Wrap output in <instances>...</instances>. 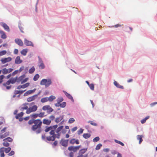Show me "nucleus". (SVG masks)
I'll return each mask as SVG.
<instances>
[{
	"label": "nucleus",
	"instance_id": "ea45409f",
	"mask_svg": "<svg viewBox=\"0 0 157 157\" xmlns=\"http://www.w3.org/2000/svg\"><path fill=\"white\" fill-rule=\"evenodd\" d=\"M50 130H51V131H52V130H53V127H52V126L48 127L45 129V131L46 132H47Z\"/></svg>",
	"mask_w": 157,
	"mask_h": 157
},
{
	"label": "nucleus",
	"instance_id": "0eeeda50",
	"mask_svg": "<svg viewBox=\"0 0 157 157\" xmlns=\"http://www.w3.org/2000/svg\"><path fill=\"white\" fill-rule=\"evenodd\" d=\"M42 109L44 111H47L48 113H50L53 111V109L48 105L44 106Z\"/></svg>",
	"mask_w": 157,
	"mask_h": 157
},
{
	"label": "nucleus",
	"instance_id": "a19ab883",
	"mask_svg": "<svg viewBox=\"0 0 157 157\" xmlns=\"http://www.w3.org/2000/svg\"><path fill=\"white\" fill-rule=\"evenodd\" d=\"M63 126L59 127L56 131V133L59 132L63 129Z\"/></svg>",
	"mask_w": 157,
	"mask_h": 157
},
{
	"label": "nucleus",
	"instance_id": "e433bc0d",
	"mask_svg": "<svg viewBox=\"0 0 157 157\" xmlns=\"http://www.w3.org/2000/svg\"><path fill=\"white\" fill-rule=\"evenodd\" d=\"M86 150L87 149L85 148L81 149L80 150L79 154L83 155L86 151Z\"/></svg>",
	"mask_w": 157,
	"mask_h": 157
},
{
	"label": "nucleus",
	"instance_id": "7c9ffc66",
	"mask_svg": "<svg viewBox=\"0 0 157 157\" xmlns=\"http://www.w3.org/2000/svg\"><path fill=\"white\" fill-rule=\"evenodd\" d=\"M28 103L24 104L22 105V106L21 107V110L22 111H23L25 109H28V107L27 105L28 104Z\"/></svg>",
	"mask_w": 157,
	"mask_h": 157
},
{
	"label": "nucleus",
	"instance_id": "c03bdc74",
	"mask_svg": "<svg viewBox=\"0 0 157 157\" xmlns=\"http://www.w3.org/2000/svg\"><path fill=\"white\" fill-rule=\"evenodd\" d=\"M88 123H90V124L94 126H97V124L96 123L94 122V121H90L88 122Z\"/></svg>",
	"mask_w": 157,
	"mask_h": 157
},
{
	"label": "nucleus",
	"instance_id": "f3484780",
	"mask_svg": "<svg viewBox=\"0 0 157 157\" xmlns=\"http://www.w3.org/2000/svg\"><path fill=\"white\" fill-rule=\"evenodd\" d=\"M24 44L25 45L28 46H33V44L31 41L28 40L26 39H24Z\"/></svg>",
	"mask_w": 157,
	"mask_h": 157
},
{
	"label": "nucleus",
	"instance_id": "de8ad7c7",
	"mask_svg": "<svg viewBox=\"0 0 157 157\" xmlns=\"http://www.w3.org/2000/svg\"><path fill=\"white\" fill-rule=\"evenodd\" d=\"M39 75L38 74H37L33 77V79L34 81H36L39 78Z\"/></svg>",
	"mask_w": 157,
	"mask_h": 157
},
{
	"label": "nucleus",
	"instance_id": "393cba45",
	"mask_svg": "<svg viewBox=\"0 0 157 157\" xmlns=\"http://www.w3.org/2000/svg\"><path fill=\"white\" fill-rule=\"evenodd\" d=\"M38 116H39V114L36 113H33L30 115V117L33 119L36 118Z\"/></svg>",
	"mask_w": 157,
	"mask_h": 157
},
{
	"label": "nucleus",
	"instance_id": "774afa93",
	"mask_svg": "<svg viewBox=\"0 0 157 157\" xmlns=\"http://www.w3.org/2000/svg\"><path fill=\"white\" fill-rule=\"evenodd\" d=\"M55 117L53 115H51L49 117V119L51 120V121L52 120H53L55 119Z\"/></svg>",
	"mask_w": 157,
	"mask_h": 157
},
{
	"label": "nucleus",
	"instance_id": "f03ea898",
	"mask_svg": "<svg viewBox=\"0 0 157 157\" xmlns=\"http://www.w3.org/2000/svg\"><path fill=\"white\" fill-rule=\"evenodd\" d=\"M52 83L51 79L49 78L48 79H43L40 82V84L41 85H44L46 87H48Z\"/></svg>",
	"mask_w": 157,
	"mask_h": 157
},
{
	"label": "nucleus",
	"instance_id": "1a4fd4ad",
	"mask_svg": "<svg viewBox=\"0 0 157 157\" xmlns=\"http://www.w3.org/2000/svg\"><path fill=\"white\" fill-rule=\"evenodd\" d=\"M12 60V58L11 57L2 58L1 61L2 64H5L7 62H10Z\"/></svg>",
	"mask_w": 157,
	"mask_h": 157
},
{
	"label": "nucleus",
	"instance_id": "49530a36",
	"mask_svg": "<svg viewBox=\"0 0 157 157\" xmlns=\"http://www.w3.org/2000/svg\"><path fill=\"white\" fill-rule=\"evenodd\" d=\"M102 145L101 144H99L97 145L95 148L96 150H98L100 149V148L102 147Z\"/></svg>",
	"mask_w": 157,
	"mask_h": 157
},
{
	"label": "nucleus",
	"instance_id": "5701e85b",
	"mask_svg": "<svg viewBox=\"0 0 157 157\" xmlns=\"http://www.w3.org/2000/svg\"><path fill=\"white\" fill-rule=\"evenodd\" d=\"M39 121V119L34 120L32 119L29 120L28 122V123L29 124H32L33 123H36V122Z\"/></svg>",
	"mask_w": 157,
	"mask_h": 157
},
{
	"label": "nucleus",
	"instance_id": "dca6fc26",
	"mask_svg": "<svg viewBox=\"0 0 157 157\" xmlns=\"http://www.w3.org/2000/svg\"><path fill=\"white\" fill-rule=\"evenodd\" d=\"M1 25L3 27L5 30L6 31L8 32L10 31L9 27L6 23L2 22L1 23Z\"/></svg>",
	"mask_w": 157,
	"mask_h": 157
},
{
	"label": "nucleus",
	"instance_id": "473e14b6",
	"mask_svg": "<svg viewBox=\"0 0 157 157\" xmlns=\"http://www.w3.org/2000/svg\"><path fill=\"white\" fill-rule=\"evenodd\" d=\"M10 81H11V83L12 84H14L16 82H17V77H16L14 78H11L10 80Z\"/></svg>",
	"mask_w": 157,
	"mask_h": 157
},
{
	"label": "nucleus",
	"instance_id": "052dcab7",
	"mask_svg": "<svg viewBox=\"0 0 157 157\" xmlns=\"http://www.w3.org/2000/svg\"><path fill=\"white\" fill-rule=\"evenodd\" d=\"M42 139L43 140H44L45 141H46L47 140H48L47 139V137H46V136L45 135H42Z\"/></svg>",
	"mask_w": 157,
	"mask_h": 157
},
{
	"label": "nucleus",
	"instance_id": "13d9d810",
	"mask_svg": "<svg viewBox=\"0 0 157 157\" xmlns=\"http://www.w3.org/2000/svg\"><path fill=\"white\" fill-rule=\"evenodd\" d=\"M19 72V71L18 70H15V71L14 72H13L12 73V76H14V75H15L16 74H17V73Z\"/></svg>",
	"mask_w": 157,
	"mask_h": 157
},
{
	"label": "nucleus",
	"instance_id": "6e6d98bb",
	"mask_svg": "<svg viewBox=\"0 0 157 157\" xmlns=\"http://www.w3.org/2000/svg\"><path fill=\"white\" fill-rule=\"evenodd\" d=\"M75 121V119L73 118H70L68 121V123L70 124L73 123Z\"/></svg>",
	"mask_w": 157,
	"mask_h": 157
},
{
	"label": "nucleus",
	"instance_id": "8fccbe9b",
	"mask_svg": "<svg viewBox=\"0 0 157 157\" xmlns=\"http://www.w3.org/2000/svg\"><path fill=\"white\" fill-rule=\"evenodd\" d=\"M66 102H63L62 103H60V107L61 108H64L66 106Z\"/></svg>",
	"mask_w": 157,
	"mask_h": 157
},
{
	"label": "nucleus",
	"instance_id": "864d4df0",
	"mask_svg": "<svg viewBox=\"0 0 157 157\" xmlns=\"http://www.w3.org/2000/svg\"><path fill=\"white\" fill-rule=\"evenodd\" d=\"M91 90H94V85L93 84L91 83L90 84L89 86Z\"/></svg>",
	"mask_w": 157,
	"mask_h": 157
},
{
	"label": "nucleus",
	"instance_id": "58836bf2",
	"mask_svg": "<svg viewBox=\"0 0 157 157\" xmlns=\"http://www.w3.org/2000/svg\"><path fill=\"white\" fill-rule=\"evenodd\" d=\"M35 71V68L34 66L32 67L29 71V72L30 74H32Z\"/></svg>",
	"mask_w": 157,
	"mask_h": 157
},
{
	"label": "nucleus",
	"instance_id": "09e8293b",
	"mask_svg": "<svg viewBox=\"0 0 157 157\" xmlns=\"http://www.w3.org/2000/svg\"><path fill=\"white\" fill-rule=\"evenodd\" d=\"M4 142L3 143V145L5 147H8L9 146V144L7 141H3Z\"/></svg>",
	"mask_w": 157,
	"mask_h": 157
},
{
	"label": "nucleus",
	"instance_id": "4be33fe9",
	"mask_svg": "<svg viewBox=\"0 0 157 157\" xmlns=\"http://www.w3.org/2000/svg\"><path fill=\"white\" fill-rule=\"evenodd\" d=\"M63 92L67 97L73 101H74L73 98L71 95L67 92L66 91H63Z\"/></svg>",
	"mask_w": 157,
	"mask_h": 157
},
{
	"label": "nucleus",
	"instance_id": "b1692460",
	"mask_svg": "<svg viewBox=\"0 0 157 157\" xmlns=\"http://www.w3.org/2000/svg\"><path fill=\"white\" fill-rule=\"evenodd\" d=\"M1 37L3 39H5L6 38V36L5 33L2 31H0Z\"/></svg>",
	"mask_w": 157,
	"mask_h": 157
},
{
	"label": "nucleus",
	"instance_id": "6ab92c4d",
	"mask_svg": "<svg viewBox=\"0 0 157 157\" xmlns=\"http://www.w3.org/2000/svg\"><path fill=\"white\" fill-rule=\"evenodd\" d=\"M28 68L27 67L25 68V67L24 66H22L20 67V68H19V70H18L19 72H21L22 71L24 70V72L25 73H27L28 71Z\"/></svg>",
	"mask_w": 157,
	"mask_h": 157
},
{
	"label": "nucleus",
	"instance_id": "4d7b16f0",
	"mask_svg": "<svg viewBox=\"0 0 157 157\" xmlns=\"http://www.w3.org/2000/svg\"><path fill=\"white\" fill-rule=\"evenodd\" d=\"M83 129H82V128L78 130L77 132L78 134V135H80L83 133Z\"/></svg>",
	"mask_w": 157,
	"mask_h": 157
},
{
	"label": "nucleus",
	"instance_id": "37998d69",
	"mask_svg": "<svg viewBox=\"0 0 157 157\" xmlns=\"http://www.w3.org/2000/svg\"><path fill=\"white\" fill-rule=\"evenodd\" d=\"M48 97L44 98L41 99V102L44 103L48 101Z\"/></svg>",
	"mask_w": 157,
	"mask_h": 157
},
{
	"label": "nucleus",
	"instance_id": "5fc2aeb1",
	"mask_svg": "<svg viewBox=\"0 0 157 157\" xmlns=\"http://www.w3.org/2000/svg\"><path fill=\"white\" fill-rule=\"evenodd\" d=\"M63 100V98L62 97H60L58 98L57 100V101L58 102L60 103L61 102H62Z\"/></svg>",
	"mask_w": 157,
	"mask_h": 157
},
{
	"label": "nucleus",
	"instance_id": "9b49d317",
	"mask_svg": "<svg viewBox=\"0 0 157 157\" xmlns=\"http://www.w3.org/2000/svg\"><path fill=\"white\" fill-rule=\"evenodd\" d=\"M25 75H23L19 77H17V82H21V84L24 83H23V82L24 81V79L25 78Z\"/></svg>",
	"mask_w": 157,
	"mask_h": 157
},
{
	"label": "nucleus",
	"instance_id": "f8f14e48",
	"mask_svg": "<svg viewBox=\"0 0 157 157\" xmlns=\"http://www.w3.org/2000/svg\"><path fill=\"white\" fill-rule=\"evenodd\" d=\"M68 140H63L62 139L60 140V143L63 146L66 147L68 145Z\"/></svg>",
	"mask_w": 157,
	"mask_h": 157
},
{
	"label": "nucleus",
	"instance_id": "4c0bfd02",
	"mask_svg": "<svg viewBox=\"0 0 157 157\" xmlns=\"http://www.w3.org/2000/svg\"><path fill=\"white\" fill-rule=\"evenodd\" d=\"M7 53V51L6 50H3L0 51V56L5 55Z\"/></svg>",
	"mask_w": 157,
	"mask_h": 157
},
{
	"label": "nucleus",
	"instance_id": "39448f33",
	"mask_svg": "<svg viewBox=\"0 0 157 157\" xmlns=\"http://www.w3.org/2000/svg\"><path fill=\"white\" fill-rule=\"evenodd\" d=\"M37 107L36 105H34L32 107L29 108L26 111V113L27 114H29L31 112H34L36 111L37 109Z\"/></svg>",
	"mask_w": 157,
	"mask_h": 157
},
{
	"label": "nucleus",
	"instance_id": "ddd939ff",
	"mask_svg": "<svg viewBox=\"0 0 157 157\" xmlns=\"http://www.w3.org/2000/svg\"><path fill=\"white\" fill-rule=\"evenodd\" d=\"M29 85V83H27L23 85H20L18 86L17 88V89L18 90H20L21 89H24L25 88L27 87H28Z\"/></svg>",
	"mask_w": 157,
	"mask_h": 157
},
{
	"label": "nucleus",
	"instance_id": "412c9836",
	"mask_svg": "<svg viewBox=\"0 0 157 157\" xmlns=\"http://www.w3.org/2000/svg\"><path fill=\"white\" fill-rule=\"evenodd\" d=\"M35 90L36 89H34L33 90H29L24 94V96H27L28 94L33 93L35 91Z\"/></svg>",
	"mask_w": 157,
	"mask_h": 157
},
{
	"label": "nucleus",
	"instance_id": "a211bd4d",
	"mask_svg": "<svg viewBox=\"0 0 157 157\" xmlns=\"http://www.w3.org/2000/svg\"><path fill=\"white\" fill-rule=\"evenodd\" d=\"M70 143L72 144H74L75 143L77 144H79V142L78 140H76L75 139H72L70 141Z\"/></svg>",
	"mask_w": 157,
	"mask_h": 157
},
{
	"label": "nucleus",
	"instance_id": "79ce46f5",
	"mask_svg": "<svg viewBox=\"0 0 157 157\" xmlns=\"http://www.w3.org/2000/svg\"><path fill=\"white\" fill-rule=\"evenodd\" d=\"M45 65L43 62L42 61H41L40 60V68L41 69H43L45 68Z\"/></svg>",
	"mask_w": 157,
	"mask_h": 157
},
{
	"label": "nucleus",
	"instance_id": "f257e3e1",
	"mask_svg": "<svg viewBox=\"0 0 157 157\" xmlns=\"http://www.w3.org/2000/svg\"><path fill=\"white\" fill-rule=\"evenodd\" d=\"M56 134H55L54 130H52L49 133L52 136H50L47 137V139L48 141H54L55 140L56 138L59 139L61 135L60 132L56 133Z\"/></svg>",
	"mask_w": 157,
	"mask_h": 157
},
{
	"label": "nucleus",
	"instance_id": "4468645a",
	"mask_svg": "<svg viewBox=\"0 0 157 157\" xmlns=\"http://www.w3.org/2000/svg\"><path fill=\"white\" fill-rule=\"evenodd\" d=\"M15 43L21 46H23V43L22 41L20 39H16L15 40Z\"/></svg>",
	"mask_w": 157,
	"mask_h": 157
},
{
	"label": "nucleus",
	"instance_id": "680f3d73",
	"mask_svg": "<svg viewBox=\"0 0 157 157\" xmlns=\"http://www.w3.org/2000/svg\"><path fill=\"white\" fill-rule=\"evenodd\" d=\"M11 81H10V80L7 81L6 83L3 84V85L4 86H6V85H9L11 83Z\"/></svg>",
	"mask_w": 157,
	"mask_h": 157
},
{
	"label": "nucleus",
	"instance_id": "e2e57ef3",
	"mask_svg": "<svg viewBox=\"0 0 157 157\" xmlns=\"http://www.w3.org/2000/svg\"><path fill=\"white\" fill-rule=\"evenodd\" d=\"M4 151H5V148L3 147H1L0 148V153L4 152Z\"/></svg>",
	"mask_w": 157,
	"mask_h": 157
},
{
	"label": "nucleus",
	"instance_id": "603ef678",
	"mask_svg": "<svg viewBox=\"0 0 157 157\" xmlns=\"http://www.w3.org/2000/svg\"><path fill=\"white\" fill-rule=\"evenodd\" d=\"M11 150V148L10 147H8L7 148H5V152L6 153H9Z\"/></svg>",
	"mask_w": 157,
	"mask_h": 157
},
{
	"label": "nucleus",
	"instance_id": "6e6552de",
	"mask_svg": "<svg viewBox=\"0 0 157 157\" xmlns=\"http://www.w3.org/2000/svg\"><path fill=\"white\" fill-rule=\"evenodd\" d=\"M81 147V146H70L68 149L70 151H73L74 152L77 151Z\"/></svg>",
	"mask_w": 157,
	"mask_h": 157
},
{
	"label": "nucleus",
	"instance_id": "423d86ee",
	"mask_svg": "<svg viewBox=\"0 0 157 157\" xmlns=\"http://www.w3.org/2000/svg\"><path fill=\"white\" fill-rule=\"evenodd\" d=\"M13 70V69L11 68L8 69L4 68L2 70H0V71L1 72H1H2L3 74L6 75L12 72Z\"/></svg>",
	"mask_w": 157,
	"mask_h": 157
},
{
	"label": "nucleus",
	"instance_id": "f704fd0d",
	"mask_svg": "<svg viewBox=\"0 0 157 157\" xmlns=\"http://www.w3.org/2000/svg\"><path fill=\"white\" fill-rule=\"evenodd\" d=\"M3 141H7V142H11L13 141V139L10 137H8L5 138L3 140Z\"/></svg>",
	"mask_w": 157,
	"mask_h": 157
},
{
	"label": "nucleus",
	"instance_id": "69168bd1",
	"mask_svg": "<svg viewBox=\"0 0 157 157\" xmlns=\"http://www.w3.org/2000/svg\"><path fill=\"white\" fill-rule=\"evenodd\" d=\"M69 157H73L74 153L73 152H71L69 153Z\"/></svg>",
	"mask_w": 157,
	"mask_h": 157
},
{
	"label": "nucleus",
	"instance_id": "bb28decb",
	"mask_svg": "<svg viewBox=\"0 0 157 157\" xmlns=\"http://www.w3.org/2000/svg\"><path fill=\"white\" fill-rule=\"evenodd\" d=\"M114 85L117 88H121V89H123V86L120 85L119 84H118L117 82L116 81H115L114 82Z\"/></svg>",
	"mask_w": 157,
	"mask_h": 157
},
{
	"label": "nucleus",
	"instance_id": "72a5a7b5",
	"mask_svg": "<svg viewBox=\"0 0 157 157\" xmlns=\"http://www.w3.org/2000/svg\"><path fill=\"white\" fill-rule=\"evenodd\" d=\"M91 136L90 134L89 133H84L83 135V137L85 139H88Z\"/></svg>",
	"mask_w": 157,
	"mask_h": 157
},
{
	"label": "nucleus",
	"instance_id": "2eb2a0df",
	"mask_svg": "<svg viewBox=\"0 0 157 157\" xmlns=\"http://www.w3.org/2000/svg\"><path fill=\"white\" fill-rule=\"evenodd\" d=\"M22 60L20 59L19 56H17L15 59V63L16 64H20L22 62Z\"/></svg>",
	"mask_w": 157,
	"mask_h": 157
},
{
	"label": "nucleus",
	"instance_id": "aec40b11",
	"mask_svg": "<svg viewBox=\"0 0 157 157\" xmlns=\"http://www.w3.org/2000/svg\"><path fill=\"white\" fill-rule=\"evenodd\" d=\"M37 97V95H35L33 96H31V97H29L27 98V101L28 102H30L34 100Z\"/></svg>",
	"mask_w": 157,
	"mask_h": 157
},
{
	"label": "nucleus",
	"instance_id": "a18cd8bd",
	"mask_svg": "<svg viewBox=\"0 0 157 157\" xmlns=\"http://www.w3.org/2000/svg\"><path fill=\"white\" fill-rule=\"evenodd\" d=\"M114 141L116 143L121 144L122 146H124V144L123 143H122V142H121V141H118L117 140H114Z\"/></svg>",
	"mask_w": 157,
	"mask_h": 157
},
{
	"label": "nucleus",
	"instance_id": "a878e982",
	"mask_svg": "<svg viewBox=\"0 0 157 157\" xmlns=\"http://www.w3.org/2000/svg\"><path fill=\"white\" fill-rule=\"evenodd\" d=\"M143 136L142 135H138L137 136V139L138 140H139V144H140L143 141V140L142 139V137Z\"/></svg>",
	"mask_w": 157,
	"mask_h": 157
},
{
	"label": "nucleus",
	"instance_id": "2f4dec72",
	"mask_svg": "<svg viewBox=\"0 0 157 157\" xmlns=\"http://www.w3.org/2000/svg\"><path fill=\"white\" fill-rule=\"evenodd\" d=\"M26 90H15L14 92L15 94H22Z\"/></svg>",
	"mask_w": 157,
	"mask_h": 157
},
{
	"label": "nucleus",
	"instance_id": "20e7f679",
	"mask_svg": "<svg viewBox=\"0 0 157 157\" xmlns=\"http://www.w3.org/2000/svg\"><path fill=\"white\" fill-rule=\"evenodd\" d=\"M34 124L32 127V129L33 131H35L37 129L38 130L36 132L37 134L39 133V121L36 122V123H34Z\"/></svg>",
	"mask_w": 157,
	"mask_h": 157
},
{
	"label": "nucleus",
	"instance_id": "338daca9",
	"mask_svg": "<svg viewBox=\"0 0 157 157\" xmlns=\"http://www.w3.org/2000/svg\"><path fill=\"white\" fill-rule=\"evenodd\" d=\"M14 154V152L13 151H11L9 154L8 155L12 156Z\"/></svg>",
	"mask_w": 157,
	"mask_h": 157
},
{
	"label": "nucleus",
	"instance_id": "3c124183",
	"mask_svg": "<svg viewBox=\"0 0 157 157\" xmlns=\"http://www.w3.org/2000/svg\"><path fill=\"white\" fill-rule=\"evenodd\" d=\"M100 138L98 136L96 137L93 139V141L94 142H97L99 140Z\"/></svg>",
	"mask_w": 157,
	"mask_h": 157
},
{
	"label": "nucleus",
	"instance_id": "7ed1b4c3",
	"mask_svg": "<svg viewBox=\"0 0 157 157\" xmlns=\"http://www.w3.org/2000/svg\"><path fill=\"white\" fill-rule=\"evenodd\" d=\"M6 129V128L4 127L3 129L1 130L0 139H3L9 136V132H5Z\"/></svg>",
	"mask_w": 157,
	"mask_h": 157
},
{
	"label": "nucleus",
	"instance_id": "c756f323",
	"mask_svg": "<svg viewBox=\"0 0 157 157\" xmlns=\"http://www.w3.org/2000/svg\"><path fill=\"white\" fill-rule=\"evenodd\" d=\"M43 123L47 125H49L51 123V120L44 119L43 121Z\"/></svg>",
	"mask_w": 157,
	"mask_h": 157
},
{
	"label": "nucleus",
	"instance_id": "c85d7f7f",
	"mask_svg": "<svg viewBox=\"0 0 157 157\" xmlns=\"http://www.w3.org/2000/svg\"><path fill=\"white\" fill-rule=\"evenodd\" d=\"M63 119V116H60L56 118L55 120V121L56 122L58 123L61 121Z\"/></svg>",
	"mask_w": 157,
	"mask_h": 157
},
{
	"label": "nucleus",
	"instance_id": "0e129e2a",
	"mask_svg": "<svg viewBox=\"0 0 157 157\" xmlns=\"http://www.w3.org/2000/svg\"><path fill=\"white\" fill-rule=\"evenodd\" d=\"M18 52V50L17 49H15L13 52V53L14 54H17Z\"/></svg>",
	"mask_w": 157,
	"mask_h": 157
},
{
	"label": "nucleus",
	"instance_id": "9d476101",
	"mask_svg": "<svg viewBox=\"0 0 157 157\" xmlns=\"http://www.w3.org/2000/svg\"><path fill=\"white\" fill-rule=\"evenodd\" d=\"M24 114V113L23 112H21L17 114L15 116V118L16 119H18L20 121H22L23 120L22 117Z\"/></svg>",
	"mask_w": 157,
	"mask_h": 157
},
{
	"label": "nucleus",
	"instance_id": "bf43d9fd",
	"mask_svg": "<svg viewBox=\"0 0 157 157\" xmlns=\"http://www.w3.org/2000/svg\"><path fill=\"white\" fill-rule=\"evenodd\" d=\"M77 157H88L87 155L86 154L84 155H83L82 154H79V155Z\"/></svg>",
	"mask_w": 157,
	"mask_h": 157
},
{
	"label": "nucleus",
	"instance_id": "c9c22d12",
	"mask_svg": "<svg viewBox=\"0 0 157 157\" xmlns=\"http://www.w3.org/2000/svg\"><path fill=\"white\" fill-rule=\"evenodd\" d=\"M56 98V97L53 95H51L48 98V100L50 101H52L53 100L55 99Z\"/></svg>",
	"mask_w": 157,
	"mask_h": 157
},
{
	"label": "nucleus",
	"instance_id": "cd10ccee",
	"mask_svg": "<svg viewBox=\"0 0 157 157\" xmlns=\"http://www.w3.org/2000/svg\"><path fill=\"white\" fill-rule=\"evenodd\" d=\"M28 52V49L27 48L23 49L21 52V54L23 56H26Z\"/></svg>",
	"mask_w": 157,
	"mask_h": 157
}]
</instances>
